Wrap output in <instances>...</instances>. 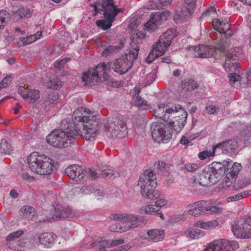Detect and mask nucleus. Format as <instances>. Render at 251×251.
Instances as JSON below:
<instances>
[{
	"label": "nucleus",
	"mask_w": 251,
	"mask_h": 251,
	"mask_svg": "<svg viewBox=\"0 0 251 251\" xmlns=\"http://www.w3.org/2000/svg\"><path fill=\"white\" fill-rule=\"evenodd\" d=\"M110 230L113 232H122L126 231V227L123 226L120 223L112 225L110 227Z\"/></svg>",
	"instance_id": "c03bdc74"
},
{
	"label": "nucleus",
	"mask_w": 251,
	"mask_h": 251,
	"mask_svg": "<svg viewBox=\"0 0 251 251\" xmlns=\"http://www.w3.org/2000/svg\"><path fill=\"white\" fill-rule=\"evenodd\" d=\"M184 167L185 169L188 172H194L199 167L197 164L191 163H186Z\"/></svg>",
	"instance_id": "5fc2aeb1"
},
{
	"label": "nucleus",
	"mask_w": 251,
	"mask_h": 251,
	"mask_svg": "<svg viewBox=\"0 0 251 251\" xmlns=\"http://www.w3.org/2000/svg\"><path fill=\"white\" fill-rule=\"evenodd\" d=\"M184 8L186 11L183 12L185 17L190 16L194 11V9L196 6V0H184Z\"/></svg>",
	"instance_id": "c756f323"
},
{
	"label": "nucleus",
	"mask_w": 251,
	"mask_h": 251,
	"mask_svg": "<svg viewBox=\"0 0 251 251\" xmlns=\"http://www.w3.org/2000/svg\"><path fill=\"white\" fill-rule=\"evenodd\" d=\"M90 6L94 7L95 15L100 12V10L103 12L105 19L98 20L96 24L98 27L104 30L111 27L118 14L124 11L123 9L116 8L113 0H102L100 3L99 2H96L91 3Z\"/></svg>",
	"instance_id": "20e7f679"
},
{
	"label": "nucleus",
	"mask_w": 251,
	"mask_h": 251,
	"mask_svg": "<svg viewBox=\"0 0 251 251\" xmlns=\"http://www.w3.org/2000/svg\"><path fill=\"white\" fill-rule=\"evenodd\" d=\"M11 81V76L7 75L4 77L0 83V90L7 87Z\"/></svg>",
	"instance_id": "09e8293b"
},
{
	"label": "nucleus",
	"mask_w": 251,
	"mask_h": 251,
	"mask_svg": "<svg viewBox=\"0 0 251 251\" xmlns=\"http://www.w3.org/2000/svg\"><path fill=\"white\" fill-rule=\"evenodd\" d=\"M127 214L122 213L113 214L111 215L110 219L115 221L126 222L127 219Z\"/></svg>",
	"instance_id": "a18cd8bd"
},
{
	"label": "nucleus",
	"mask_w": 251,
	"mask_h": 251,
	"mask_svg": "<svg viewBox=\"0 0 251 251\" xmlns=\"http://www.w3.org/2000/svg\"><path fill=\"white\" fill-rule=\"evenodd\" d=\"M21 176L23 180L27 181L30 182H32L34 179L33 176H29L27 173H23Z\"/></svg>",
	"instance_id": "0e129e2a"
},
{
	"label": "nucleus",
	"mask_w": 251,
	"mask_h": 251,
	"mask_svg": "<svg viewBox=\"0 0 251 251\" xmlns=\"http://www.w3.org/2000/svg\"><path fill=\"white\" fill-rule=\"evenodd\" d=\"M215 44L217 50L220 51H224L227 47V40L222 36L221 38L216 41Z\"/></svg>",
	"instance_id": "a19ab883"
},
{
	"label": "nucleus",
	"mask_w": 251,
	"mask_h": 251,
	"mask_svg": "<svg viewBox=\"0 0 251 251\" xmlns=\"http://www.w3.org/2000/svg\"><path fill=\"white\" fill-rule=\"evenodd\" d=\"M9 18V14L5 10L0 11V29L3 28L6 24V19Z\"/></svg>",
	"instance_id": "37998d69"
},
{
	"label": "nucleus",
	"mask_w": 251,
	"mask_h": 251,
	"mask_svg": "<svg viewBox=\"0 0 251 251\" xmlns=\"http://www.w3.org/2000/svg\"><path fill=\"white\" fill-rule=\"evenodd\" d=\"M232 182L229 180V177L226 176V178H225V181L223 183V188L227 189L229 188L232 185Z\"/></svg>",
	"instance_id": "69168bd1"
},
{
	"label": "nucleus",
	"mask_w": 251,
	"mask_h": 251,
	"mask_svg": "<svg viewBox=\"0 0 251 251\" xmlns=\"http://www.w3.org/2000/svg\"><path fill=\"white\" fill-rule=\"evenodd\" d=\"M125 42L121 40L120 42L119 46H109L105 48L104 50L101 52V54L103 56H108L109 55L117 53L120 50L124 47Z\"/></svg>",
	"instance_id": "393cba45"
},
{
	"label": "nucleus",
	"mask_w": 251,
	"mask_h": 251,
	"mask_svg": "<svg viewBox=\"0 0 251 251\" xmlns=\"http://www.w3.org/2000/svg\"><path fill=\"white\" fill-rule=\"evenodd\" d=\"M222 208L217 206H204L203 208V214L221 213Z\"/></svg>",
	"instance_id": "58836bf2"
},
{
	"label": "nucleus",
	"mask_w": 251,
	"mask_h": 251,
	"mask_svg": "<svg viewBox=\"0 0 251 251\" xmlns=\"http://www.w3.org/2000/svg\"><path fill=\"white\" fill-rule=\"evenodd\" d=\"M219 224L217 220H212L208 222H199L197 223L199 227L205 229H211L216 227Z\"/></svg>",
	"instance_id": "f704fd0d"
},
{
	"label": "nucleus",
	"mask_w": 251,
	"mask_h": 251,
	"mask_svg": "<svg viewBox=\"0 0 251 251\" xmlns=\"http://www.w3.org/2000/svg\"><path fill=\"white\" fill-rule=\"evenodd\" d=\"M54 209L53 216L56 218H73L75 216V212L68 205L57 204Z\"/></svg>",
	"instance_id": "6ab92c4d"
},
{
	"label": "nucleus",
	"mask_w": 251,
	"mask_h": 251,
	"mask_svg": "<svg viewBox=\"0 0 251 251\" xmlns=\"http://www.w3.org/2000/svg\"><path fill=\"white\" fill-rule=\"evenodd\" d=\"M172 129L165 127L156 123L152 124L151 126V136L153 139L159 143L166 142L172 137Z\"/></svg>",
	"instance_id": "4468645a"
},
{
	"label": "nucleus",
	"mask_w": 251,
	"mask_h": 251,
	"mask_svg": "<svg viewBox=\"0 0 251 251\" xmlns=\"http://www.w3.org/2000/svg\"><path fill=\"white\" fill-rule=\"evenodd\" d=\"M131 246L129 244L121 246L114 250H113V251H126L130 249Z\"/></svg>",
	"instance_id": "774afa93"
},
{
	"label": "nucleus",
	"mask_w": 251,
	"mask_h": 251,
	"mask_svg": "<svg viewBox=\"0 0 251 251\" xmlns=\"http://www.w3.org/2000/svg\"><path fill=\"white\" fill-rule=\"evenodd\" d=\"M172 2V0H157L159 8H162Z\"/></svg>",
	"instance_id": "052dcab7"
},
{
	"label": "nucleus",
	"mask_w": 251,
	"mask_h": 251,
	"mask_svg": "<svg viewBox=\"0 0 251 251\" xmlns=\"http://www.w3.org/2000/svg\"><path fill=\"white\" fill-rule=\"evenodd\" d=\"M12 150L11 145L5 139L1 140L0 143V152L4 154H10Z\"/></svg>",
	"instance_id": "e433bc0d"
},
{
	"label": "nucleus",
	"mask_w": 251,
	"mask_h": 251,
	"mask_svg": "<svg viewBox=\"0 0 251 251\" xmlns=\"http://www.w3.org/2000/svg\"><path fill=\"white\" fill-rule=\"evenodd\" d=\"M98 246L99 247V249H105V248H111L110 241L106 240L100 241L99 242Z\"/></svg>",
	"instance_id": "603ef678"
},
{
	"label": "nucleus",
	"mask_w": 251,
	"mask_h": 251,
	"mask_svg": "<svg viewBox=\"0 0 251 251\" xmlns=\"http://www.w3.org/2000/svg\"><path fill=\"white\" fill-rule=\"evenodd\" d=\"M94 190L93 187L89 186H84L79 190V193L83 195L89 194L92 193L93 191Z\"/></svg>",
	"instance_id": "6e6d98bb"
},
{
	"label": "nucleus",
	"mask_w": 251,
	"mask_h": 251,
	"mask_svg": "<svg viewBox=\"0 0 251 251\" xmlns=\"http://www.w3.org/2000/svg\"><path fill=\"white\" fill-rule=\"evenodd\" d=\"M147 234L150 239L153 242H158L164 238V232L163 230L151 229L149 230Z\"/></svg>",
	"instance_id": "bb28decb"
},
{
	"label": "nucleus",
	"mask_w": 251,
	"mask_h": 251,
	"mask_svg": "<svg viewBox=\"0 0 251 251\" xmlns=\"http://www.w3.org/2000/svg\"><path fill=\"white\" fill-rule=\"evenodd\" d=\"M229 78L230 82L234 84L235 82L240 81L241 76L236 73L229 74Z\"/></svg>",
	"instance_id": "4d7b16f0"
},
{
	"label": "nucleus",
	"mask_w": 251,
	"mask_h": 251,
	"mask_svg": "<svg viewBox=\"0 0 251 251\" xmlns=\"http://www.w3.org/2000/svg\"><path fill=\"white\" fill-rule=\"evenodd\" d=\"M185 234L191 239H197L204 235V232L201 230L191 227L185 231Z\"/></svg>",
	"instance_id": "cd10ccee"
},
{
	"label": "nucleus",
	"mask_w": 251,
	"mask_h": 251,
	"mask_svg": "<svg viewBox=\"0 0 251 251\" xmlns=\"http://www.w3.org/2000/svg\"><path fill=\"white\" fill-rule=\"evenodd\" d=\"M237 147V142L236 141L229 140L216 145L213 147V149L216 150L218 148H220L224 151L229 152L235 150Z\"/></svg>",
	"instance_id": "b1692460"
},
{
	"label": "nucleus",
	"mask_w": 251,
	"mask_h": 251,
	"mask_svg": "<svg viewBox=\"0 0 251 251\" xmlns=\"http://www.w3.org/2000/svg\"><path fill=\"white\" fill-rule=\"evenodd\" d=\"M215 150L213 149V151H205L199 153L198 156L201 160H204L207 157L213 156L214 155Z\"/></svg>",
	"instance_id": "49530a36"
},
{
	"label": "nucleus",
	"mask_w": 251,
	"mask_h": 251,
	"mask_svg": "<svg viewBox=\"0 0 251 251\" xmlns=\"http://www.w3.org/2000/svg\"><path fill=\"white\" fill-rule=\"evenodd\" d=\"M140 109H148L150 108V105L149 104L147 101L143 99L139 102V104H135Z\"/></svg>",
	"instance_id": "864d4df0"
},
{
	"label": "nucleus",
	"mask_w": 251,
	"mask_h": 251,
	"mask_svg": "<svg viewBox=\"0 0 251 251\" xmlns=\"http://www.w3.org/2000/svg\"><path fill=\"white\" fill-rule=\"evenodd\" d=\"M20 212L23 217L28 219L32 218L36 214L35 209L27 205L23 206L20 210Z\"/></svg>",
	"instance_id": "7c9ffc66"
},
{
	"label": "nucleus",
	"mask_w": 251,
	"mask_h": 251,
	"mask_svg": "<svg viewBox=\"0 0 251 251\" xmlns=\"http://www.w3.org/2000/svg\"><path fill=\"white\" fill-rule=\"evenodd\" d=\"M175 30L174 29H169L160 36L161 41H163L168 47L171 45L173 38L176 36Z\"/></svg>",
	"instance_id": "c85d7f7f"
},
{
	"label": "nucleus",
	"mask_w": 251,
	"mask_h": 251,
	"mask_svg": "<svg viewBox=\"0 0 251 251\" xmlns=\"http://www.w3.org/2000/svg\"><path fill=\"white\" fill-rule=\"evenodd\" d=\"M18 93L24 99H29L30 103L35 102L40 98L39 92L38 90L27 89L22 86L19 87Z\"/></svg>",
	"instance_id": "aec40b11"
},
{
	"label": "nucleus",
	"mask_w": 251,
	"mask_h": 251,
	"mask_svg": "<svg viewBox=\"0 0 251 251\" xmlns=\"http://www.w3.org/2000/svg\"><path fill=\"white\" fill-rule=\"evenodd\" d=\"M155 76V74L153 72L148 74L146 76L147 84H150L151 83L154 81Z\"/></svg>",
	"instance_id": "bf43d9fd"
},
{
	"label": "nucleus",
	"mask_w": 251,
	"mask_h": 251,
	"mask_svg": "<svg viewBox=\"0 0 251 251\" xmlns=\"http://www.w3.org/2000/svg\"><path fill=\"white\" fill-rule=\"evenodd\" d=\"M168 47L163 41L161 42L159 38L158 41L153 44L151 51L146 58V61L151 63L155 58L162 55L166 51Z\"/></svg>",
	"instance_id": "f3484780"
},
{
	"label": "nucleus",
	"mask_w": 251,
	"mask_h": 251,
	"mask_svg": "<svg viewBox=\"0 0 251 251\" xmlns=\"http://www.w3.org/2000/svg\"><path fill=\"white\" fill-rule=\"evenodd\" d=\"M216 165L220 164L212 163L211 167L205 168L197 177L194 178L193 184L203 187L216 183L218 181L216 175L218 173V170L215 168Z\"/></svg>",
	"instance_id": "0eeeda50"
},
{
	"label": "nucleus",
	"mask_w": 251,
	"mask_h": 251,
	"mask_svg": "<svg viewBox=\"0 0 251 251\" xmlns=\"http://www.w3.org/2000/svg\"><path fill=\"white\" fill-rule=\"evenodd\" d=\"M110 242L111 248L113 247L123 244L124 243V240L123 239L113 240L111 241H110Z\"/></svg>",
	"instance_id": "338daca9"
},
{
	"label": "nucleus",
	"mask_w": 251,
	"mask_h": 251,
	"mask_svg": "<svg viewBox=\"0 0 251 251\" xmlns=\"http://www.w3.org/2000/svg\"><path fill=\"white\" fill-rule=\"evenodd\" d=\"M242 167L240 164L237 163H234L232 167L227 169L226 171V176L230 177L231 178H235L240 171Z\"/></svg>",
	"instance_id": "473e14b6"
},
{
	"label": "nucleus",
	"mask_w": 251,
	"mask_h": 251,
	"mask_svg": "<svg viewBox=\"0 0 251 251\" xmlns=\"http://www.w3.org/2000/svg\"><path fill=\"white\" fill-rule=\"evenodd\" d=\"M189 54L195 57L207 58L214 56L216 54V50L213 46L199 45L189 48Z\"/></svg>",
	"instance_id": "dca6fc26"
},
{
	"label": "nucleus",
	"mask_w": 251,
	"mask_h": 251,
	"mask_svg": "<svg viewBox=\"0 0 251 251\" xmlns=\"http://www.w3.org/2000/svg\"><path fill=\"white\" fill-rule=\"evenodd\" d=\"M65 172L68 176L75 181L82 179L85 176L92 179H95L98 177L97 173L93 171L91 169L84 170L76 165L69 166L66 168Z\"/></svg>",
	"instance_id": "f8f14e48"
},
{
	"label": "nucleus",
	"mask_w": 251,
	"mask_h": 251,
	"mask_svg": "<svg viewBox=\"0 0 251 251\" xmlns=\"http://www.w3.org/2000/svg\"><path fill=\"white\" fill-rule=\"evenodd\" d=\"M243 198V194H242V192H240L236 195L227 197L226 199V201L227 202H231L239 201Z\"/></svg>",
	"instance_id": "de8ad7c7"
},
{
	"label": "nucleus",
	"mask_w": 251,
	"mask_h": 251,
	"mask_svg": "<svg viewBox=\"0 0 251 251\" xmlns=\"http://www.w3.org/2000/svg\"><path fill=\"white\" fill-rule=\"evenodd\" d=\"M58 95L57 94L50 95L48 98L47 102L50 103H56L57 102Z\"/></svg>",
	"instance_id": "13d9d810"
},
{
	"label": "nucleus",
	"mask_w": 251,
	"mask_h": 251,
	"mask_svg": "<svg viewBox=\"0 0 251 251\" xmlns=\"http://www.w3.org/2000/svg\"><path fill=\"white\" fill-rule=\"evenodd\" d=\"M170 15L168 11L151 14L150 19L144 25L145 29L149 32L155 31L158 28V26L161 23L167 19Z\"/></svg>",
	"instance_id": "2eb2a0df"
},
{
	"label": "nucleus",
	"mask_w": 251,
	"mask_h": 251,
	"mask_svg": "<svg viewBox=\"0 0 251 251\" xmlns=\"http://www.w3.org/2000/svg\"><path fill=\"white\" fill-rule=\"evenodd\" d=\"M62 86V81L58 78L50 80L48 83V87L53 89H57Z\"/></svg>",
	"instance_id": "ea45409f"
},
{
	"label": "nucleus",
	"mask_w": 251,
	"mask_h": 251,
	"mask_svg": "<svg viewBox=\"0 0 251 251\" xmlns=\"http://www.w3.org/2000/svg\"><path fill=\"white\" fill-rule=\"evenodd\" d=\"M55 238L56 235L53 233L45 232L38 236L37 239L41 244L50 247L54 243Z\"/></svg>",
	"instance_id": "412c9836"
},
{
	"label": "nucleus",
	"mask_w": 251,
	"mask_h": 251,
	"mask_svg": "<svg viewBox=\"0 0 251 251\" xmlns=\"http://www.w3.org/2000/svg\"><path fill=\"white\" fill-rule=\"evenodd\" d=\"M142 195L151 200L157 199L159 197L158 192L154 189L157 185L156 177L151 170H146L138 181Z\"/></svg>",
	"instance_id": "39448f33"
},
{
	"label": "nucleus",
	"mask_w": 251,
	"mask_h": 251,
	"mask_svg": "<svg viewBox=\"0 0 251 251\" xmlns=\"http://www.w3.org/2000/svg\"><path fill=\"white\" fill-rule=\"evenodd\" d=\"M239 248L236 241L218 239L209 243L203 251H234Z\"/></svg>",
	"instance_id": "ddd939ff"
},
{
	"label": "nucleus",
	"mask_w": 251,
	"mask_h": 251,
	"mask_svg": "<svg viewBox=\"0 0 251 251\" xmlns=\"http://www.w3.org/2000/svg\"><path fill=\"white\" fill-rule=\"evenodd\" d=\"M242 50L240 48H235L232 49H230L228 51L224 67L226 68L228 67L230 68L231 60H236L239 58V55L242 53Z\"/></svg>",
	"instance_id": "4be33fe9"
},
{
	"label": "nucleus",
	"mask_w": 251,
	"mask_h": 251,
	"mask_svg": "<svg viewBox=\"0 0 251 251\" xmlns=\"http://www.w3.org/2000/svg\"><path fill=\"white\" fill-rule=\"evenodd\" d=\"M207 112L209 114H214L218 110V108L213 105H209L205 107Z\"/></svg>",
	"instance_id": "e2e57ef3"
},
{
	"label": "nucleus",
	"mask_w": 251,
	"mask_h": 251,
	"mask_svg": "<svg viewBox=\"0 0 251 251\" xmlns=\"http://www.w3.org/2000/svg\"><path fill=\"white\" fill-rule=\"evenodd\" d=\"M73 124L63 119L61 121L60 129L52 131L47 136V141L51 146L58 148H66L72 144L75 136Z\"/></svg>",
	"instance_id": "f03ea898"
},
{
	"label": "nucleus",
	"mask_w": 251,
	"mask_h": 251,
	"mask_svg": "<svg viewBox=\"0 0 251 251\" xmlns=\"http://www.w3.org/2000/svg\"><path fill=\"white\" fill-rule=\"evenodd\" d=\"M105 128L114 138H124L127 136L128 133L126 122L121 117L116 118L109 121Z\"/></svg>",
	"instance_id": "1a4fd4ad"
},
{
	"label": "nucleus",
	"mask_w": 251,
	"mask_h": 251,
	"mask_svg": "<svg viewBox=\"0 0 251 251\" xmlns=\"http://www.w3.org/2000/svg\"><path fill=\"white\" fill-rule=\"evenodd\" d=\"M165 111L166 116L168 117V121L172 118H175L176 119L175 121L173 122V123L176 122L180 129L184 126L187 118V113L180 105L168 104L165 106Z\"/></svg>",
	"instance_id": "9d476101"
},
{
	"label": "nucleus",
	"mask_w": 251,
	"mask_h": 251,
	"mask_svg": "<svg viewBox=\"0 0 251 251\" xmlns=\"http://www.w3.org/2000/svg\"><path fill=\"white\" fill-rule=\"evenodd\" d=\"M154 114L156 117L165 121H168V117L166 116L165 106L163 104H159L157 108L154 110Z\"/></svg>",
	"instance_id": "72a5a7b5"
},
{
	"label": "nucleus",
	"mask_w": 251,
	"mask_h": 251,
	"mask_svg": "<svg viewBox=\"0 0 251 251\" xmlns=\"http://www.w3.org/2000/svg\"><path fill=\"white\" fill-rule=\"evenodd\" d=\"M203 203L205 202L204 201H199L188 205L187 208H189L188 213L194 216H198L203 214Z\"/></svg>",
	"instance_id": "5701e85b"
},
{
	"label": "nucleus",
	"mask_w": 251,
	"mask_h": 251,
	"mask_svg": "<svg viewBox=\"0 0 251 251\" xmlns=\"http://www.w3.org/2000/svg\"><path fill=\"white\" fill-rule=\"evenodd\" d=\"M140 47L136 41L133 40L130 43L128 52L122 58L118 59L114 63V71L120 74L127 72L132 67L133 61L137 58Z\"/></svg>",
	"instance_id": "423d86ee"
},
{
	"label": "nucleus",
	"mask_w": 251,
	"mask_h": 251,
	"mask_svg": "<svg viewBox=\"0 0 251 251\" xmlns=\"http://www.w3.org/2000/svg\"><path fill=\"white\" fill-rule=\"evenodd\" d=\"M73 124L75 132L86 140H94L97 136L98 118L94 112L86 107H79L73 114Z\"/></svg>",
	"instance_id": "f257e3e1"
},
{
	"label": "nucleus",
	"mask_w": 251,
	"mask_h": 251,
	"mask_svg": "<svg viewBox=\"0 0 251 251\" xmlns=\"http://www.w3.org/2000/svg\"><path fill=\"white\" fill-rule=\"evenodd\" d=\"M235 236L240 239H251V216L241 218L232 226Z\"/></svg>",
	"instance_id": "9b49d317"
},
{
	"label": "nucleus",
	"mask_w": 251,
	"mask_h": 251,
	"mask_svg": "<svg viewBox=\"0 0 251 251\" xmlns=\"http://www.w3.org/2000/svg\"><path fill=\"white\" fill-rule=\"evenodd\" d=\"M31 171L40 175H50L57 171L58 163L53 159L44 155H39L38 152L31 153L27 158Z\"/></svg>",
	"instance_id": "7ed1b4c3"
},
{
	"label": "nucleus",
	"mask_w": 251,
	"mask_h": 251,
	"mask_svg": "<svg viewBox=\"0 0 251 251\" xmlns=\"http://www.w3.org/2000/svg\"><path fill=\"white\" fill-rule=\"evenodd\" d=\"M106 65L104 63H101L95 68L89 69L83 74L82 80L85 83V85H94L98 82L99 78L102 77L104 80L107 79Z\"/></svg>",
	"instance_id": "6e6552de"
},
{
	"label": "nucleus",
	"mask_w": 251,
	"mask_h": 251,
	"mask_svg": "<svg viewBox=\"0 0 251 251\" xmlns=\"http://www.w3.org/2000/svg\"><path fill=\"white\" fill-rule=\"evenodd\" d=\"M99 175L102 177H110L112 176L115 177L119 176V174L117 171H115L112 169H107L101 171V173H99Z\"/></svg>",
	"instance_id": "79ce46f5"
},
{
	"label": "nucleus",
	"mask_w": 251,
	"mask_h": 251,
	"mask_svg": "<svg viewBox=\"0 0 251 251\" xmlns=\"http://www.w3.org/2000/svg\"><path fill=\"white\" fill-rule=\"evenodd\" d=\"M127 221L131 223L133 227H135L143 223V218L142 217L136 215H127L126 222Z\"/></svg>",
	"instance_id": "c9c22d12"
},
{
	"label": "nucleus",
	"mask_w": 251,
	"mask_h": 251,
	"mask_svg": "<svg viewBox=\"0 0 251 251\" xmlns=\"http://www.w3.org/2000/svg\"><path fill=\"white\" fill-rule=\"evenodd\" d=\"M216 12V9L214 6L208 8L205 12H203L201 18H204L206 16H211Z\"/></svg>",
	"instance_id": "8fccbe9b"
},
{
	"label": "nucleus",
	"mask_w": 251,
	"mask_h": 251,
	"mask_svg": "<svg viewBox=\"0 0 251 251\" xmlns=\"http://www.w3.org/2000/svg\"><path fill=\"white\" fill-rule=\"evenodd\" d=\"M156 212V210L154 207L153 205H148L145 208V212L147 214H151L152 213H155Z\"/></svg>",
	"instance_id": "680f3d73"
},
{
	"label": "nucleus",
	"mask_w": 251,
	"mask_h": 251,
	"mask_svg": "<svg viewBox=\"0 0 251 251\" xmlns=\"http://www.w3.org/2000/svg\"><path fill=\"white\" fill-rule=\"evenodd\" d=\"M32 11L26 7H20L16 12V15L19 16L20 18L22 19L25 17H28L32 14Z\"/></svg>",
	"instance_id": "4c0bfd02"
},
{
	"label": "nucleus",
	"mask_w": 251,
	"mask_h": 251,
	"mask_svg": "<svg viewBox=\"0 0 251 251\" xmlns=\"http://www.w3.org/2000/svg\"><path fill=\"white\" fill-rule=\"evenodd\" d=\"M212 25L215 30L224 34L225 38H229L233 34V32L230 28L231 25L226 21L215 19L213 20Z\"/></svg>",
	"instance_id": "a211bd4d"
},
{
	"label": "nucleus",
	"mask_w": 251,
	"mask_h": 251,
	"mask_svg": "<svg viewBox=\"0 0 251 251\" xmlns=\"http://www.w3.org/2000/svg\"><path fill=\"white\" fill-rule=\"evenodd\" d=\"M69 58H65L62 59L57 60L54 63L55 68H61L68 61Z\"/></svg>",
	"instance_id": "3c124183"
},
{
	"label": "nucleus",
	"mask_w": 251,
	"mask_h": 251,
	"mask_svg": "<svg viewBox=\"0 0 251 251\" xmlns=\"http://www.w3.org/2000/svg\"><path fill=\"white\" fill-rule=\"evenodd\" d=\"M181 88L186 92H190L198 88V84L192 78H188L185 79L181 83Z\"/></svg>",
	"instance_id": "a878e982"
},
{
	"label": "nucleus",
	"mask_w": 251,
	"mask_h": 251,
	"mask_svg": "<svg viewBox=\"0 0 251 251\" xmlns=\"http://www.w3.org/2000/svg\"><path fill=\"white\" fill-rule=\"evenodd\" d=\"M24 232L22 230H19L10 233L6 237V240L9 242V244L17 243L18 245H20L19 243V237L23 234ZM10 246V244L8 245Z\"/></svg>",
	"instance_id": "2f4dec72"
}]
</instances>
